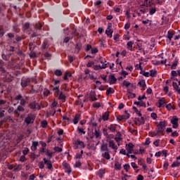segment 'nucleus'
Segmentation results:
<instances>
[{
    "label": "nucleus",
    "mask_w": 180,
    "mask_h": 180,
    "mask_svg": "<svg viewBox=\"0 0 180 180\" xmlns=\"http://www.w3.org/2000/svg\"><path fill=\"white\" fill-rule=\"evenodd\" d=\"M39 146L38 141H32V144L31 146L32 151H36L37 150V146Z\"/></svg>",
    "instance_id": "dca6fc26"
},
{
    "label": "nucleus",
    "mask_w": 180,
    "mask_h": 180,
    "mask_svg": "<svg viewBox=\"0 0 180 180\" xmlns=\"http://www.w3.org/2000/svg\"><path fill=\"white\" fill-rule=\"evenodd\" d=\"M15 100L20 101V105H21L22 106H23L26 103V101L25 100V98H23V96H22V95L20 94L16 96Z\"/></svg>",
    "instance_id": "1a4fd4ad"
},
{
    "label": "nucleus",
    "mask_w": 180,
    "mask_h": 180,
    "mask_svg": "<svg viewBox=\"0 0 180 180\" xmlns=\"http://www.w3.org/2000/svg\"><path fill=\"white\" fill-rule=\"evenodd\" d=\"M177 65V61H175L172 65V69H175V68L176 67Z\"/></svg>",
    "instance_id": "774afa93"
},
{
    "label": "nucleus",
    "mask_w": 180,
    "mask_h": 180,
    "mask_svg": "<svg viewBox=\"0 0 180 180\" xmlns=\"http://www.w3.org/2000/svg\"><path fill=\"white\" fill-rule=\"evenodd\" d=\"M63 75V72H61V70H56L55 71V75H56L57 77H60V75Z\"/></svg>",
    "instance_id": "e433bc0d"
},
{
    "label": "nucleus",
    "mask_w": 180,
    "mask_h": 180,
    "mask_svg": "<svg viewBox=\"0 0 180 180\" xmlns=\"http://www.w3.org/2000/svg\"><path fill=\"white\" fill-rule=\"evenodd\" d=\"M133 109L138 116H139V117L142 116L141 112H140V111H139V109L137 108H136L135 106H133Z\"/></svg>",
    "instance_id": "7c9ffc66"
},
{
    "label": "nucleus",
    "mask_w": 180,
    "mask_h": 180,
    "mask_svg": "<svg viewBox=\"0 0 180 180\" xmlns=\"http://www.w3.org/2000/svg\"><path fill=\"white\" fill-rule=\"evenodd\" d=\"M124 169L126 170V172H129V169H130V165L129 164H125L124 165Z\"/></svg>",
    "instance_id": "de8ad7c7"
},
{
    "label": "nucleus",
    "mask_w": 180,
    "mask_h": 180,
    "mask_svg": "<svg viewBox=\"0 0 180 180\" xmlns=\"http://www.w3.org/2000/svg\"><path fill=\"white\" fill-rule=\"evenodd\" d=\"M134 44V41H128L127 44V49L130 51H134L133 45Z\"/></svg>",
    "instance_id": "4468645a"
},
{
    "label": "nucleus",
    "mask_w": 180,
    "mask_h": 180,
    "mask_svg": "<svg viewBox=\"0 0 180 180\" xmlns=\"http://www.w3.org/2000/svg\"><path fill=\"white\" fill-rule=\"evenodd\" d=\"M142 23L143 25H146L149 23V26H150L152 25V21L150 20H145L142 21Z\"/></svg>",
    "instance_id": "72a5a7b5"
},
{
    "label": "nucleus",
    "mask_w": 180,
    "mask_h": 180,
    "mask_svg": "<svg viewBox=\"0 0 180 180\" xmlns=\"http://www.w3.org/2000/svg\"><path fill=\"white\" fill-rule=\"evenodd\" d=\"M150 117L153 119V120H156L158 118V115L155 112H153L151 115H150Z\"/></svg>",
    "instance_id": "864d4df0"
},
{
    "label": "nucleus",
    "mask_w": 180,
    "mask_h": 180,
    "mask_svg": "<svg viewBox=\"0 0 180 180\" xmlns=\"http://www.w3.org/2000/svg\"><path fill=\"white\" fill-rule=\"evenodd\" d=\"M81 115H79V114H76L75 117H74V120H73V123L74 124H78V122L79 120V117H80Z\"/></svg>",
    "instance_id": "4be33fe9"
},
{
    "label": "nucleus",
    "mask_w": 180,
    "mask_h": 180,
    "mask_svg": "<svg viewBox=\"0 0 180 180\" xmlns=\"http://www.w3.org/2000/svg\"><path fill=\"white\" fill-rule=\"evenodd\" d=\"M156 74H157V72L155 70H150V76L152 77H154Z\"/></svg>",
    "instance_id": "37998d69"
},
{
    "label": "nucleus",
    "mask_w": 180,
    "mask_h": 180,
    "mask_svg": "<svg viewBox=\"0 0 180 180\" xmlns=\"http://www.w3.org/2000/svg\"><path fill=\"white\" fill-rule=\"evenodd\" d=\"M115 169L116 170H120V169H122V163H119V162H115Z\"/></svg>",
    "instance_id": "a878e982"
},
{
    "label": "nucleus",
    "mask_w": 180,
    "mask_h": 180,
    "mask_svg": "<svg viewBox=\"0 0 180 180\" xmlns=\"http://www.w3.org/2000/svg\"><path fill=\"white\" fill-rule=\"evenodd\" d=\"M167 126V122L165 120L164 122L161 121L158 124V127H161L164 130L165 127Z\"/></svg>",
    "instance_id": "412c9836"
},
{
    "label": "nucleus",
    "mask_w": 180,
    "mask_h": 180,
    "mask_svg": "<svg viewBox=\"0 0 180 180\" xmlns=\"http://www.w3.org/2000/svg\"><path fill=\"white\" fill-rule=\"evenodd\" d=\"M94 108H101V103H95L93 104Z\"/></svg>",
    "instance_id": "13d9d810"
},
{
    "label": "nucleus",
    "mask_w": 180,
    "mask_h": 180,
    "mask_svg": "<svg viewBox=\"0 0 180 180\" xmlns=\"http://www.w3.org/2000/svg\"><path fill=\"white\" fill-rule=\"evenodd\" d=\"M104 174H105V172L103 170H99L97 173V175L98 176H99V178H102Z\"/></svg>",
    "instance_id": "2f4dec72"
},
{
    "label": "nucleus",
    "mask_w": 180,
    "mask_h": 180,
    "mask_svg": "<svg viewBox=\"0 0 180 180\" xmlns=\"http://www.w3.org/2000/svg\"><path fill=\"white\" fill-rule=\"evenodd\" d=\"M174 34H175V31H173V30H169V31H167V34L166 35V38H167L169 40V41H171Z\"/></svg>",
    "instance_id": "f8f14e48"
},
{
    "label": "nucleus",
    "mask_w": 180,
    "mask_h": 180,
    "mask_svg": "<svg viewBox=\"0 0 180 180\" xmlns=\"http://www.w3.org/2000/svg\"><path fill=\"white\" fill-rule=\"evenodd\" d=\"M101 4H102V1L98 0V1L95 2L94 5H95V6H97L98 8H99V6H101Z\"/></svg>",
    "instance_id": "603ef678"
},
{
    "label": "nucleus",
    "mask_w": 180,
    "mask_h": 180,
    "mask_svg": "<svg viewBox=\"0 0 180 180\" xmlns=\"http://www.w3.org/2000/svg\"><path fill=\"white\" fill-rule=\"evenodd\" d=\"M178 135H179V134L176 131L172 133V137H176V136H178Z\"/></svg>",
    "instance_id": "e2e57ef3"
},
{
    "label": "nucleus",
    "mask_w": 180,
    "mask_h": 180,
    "mask_svg": "<svg viewBox=\"0 0 180 180\" xmlns=\"http://www.w3.org/2000/svg\"><path fill=\"white\" fill-rule=\"evenodd\" d=\"M93 137H95V139H101V131L99 129H95L94 131L93 132Z\"/></svg>",
    "instance_id": "ddd939ff"
},
{
    "label": "nucleus",
    "mask_w": 180,
    "mask_h": 180,
    "mask_svg": "<svg viewBox=\"0 0 180 180\" xmlns=\"http://www.w3.org/2000/svg\"><path fill=\"white\" fill-rule=\"evenodd\" d=\"M179 166H180V162L178 161L174 162L173 164L172 165V167H176Z\"/></svg>",
    "instance_id": "58836bf2"
},
{
    "label": "nucleus",
    "mask_w": 180,
    "mask_h": 180,
    "mask_svg": "<svg viewBox=\"0 0 180 180\" xmlns=\"http://www.w3.org/2000/svg\"><path fill=\"white\" fill-rule=\"evenodd\" d=\"M44 95L45 96H49V95H50V91H49V89H44Z\"/></svg>",
    "instance_id": "ea45409f"
},
{
    "label": "nucleus",
    "mask_w": 180,
    "mask_h": 180,
    "mask_svg": "<svg viewBox=\"0 0 180 180\" xmlns=\"http://www.w3.org/2000/svg\"><path fill=\"white\" fill-rule=\"evenodd\" d=\"M130 118V114H127L124 115H120L117 117V120L119 121H123V120H127Z\"/></svg>",
    "instance_id": "9b49d317"
},
{
    "label": "nucleus",
    "mask_w": 180,
    "mask_h": 180,
    "mask_svg": "<svg viewBox=\"0 0 180 180\" xmlns=\"http://www.w3.org/2000/svg\"><path fill=\"white\" fill-rule=\"evenodd\" d=\"M103 157L104 158H105L106 160H110V155H109V152L108 150H106L104 154H103Z\"/></svg>",
    "instance_id": "c756f323"
},
{
    "label": "nucleus",
    "mask_w": 180,
    "mask_h": 180,
    "mask_svg": "<svg viewBox=\"0 0 180 180\" xmlns=\"http://www.w3.org/2000/svg\"><path fill=\"white\" fill-rule=\"evenodd\" d=\"M90 101H96V97H95V93L94 91H91V94H90Z\"/></svg>",
    "instance_id": "c85d7f7f"
},
{
    "label": "nucleus",
    "mask_w": 180,
    "mask_h": 180,
    "mask_svg": "<svg viewBox=\"0 0 180 180\" xmlns=\"http://www.w3.org/2000/svg\"><path fill=\"white\" fill-rule=\"evenodd\" d=\"M84 74L86 77H91V75L89 74V70L88 69L84 70Z\"/></svg>",
    "instance_id": "5fc2aeb1"
},
{
    "label": "nucleus",
    "mask_w": 180,
    "mask_h": 180,
    "mask_svg": "<svg viewBox=\"0 0 180 180\" xmlns=\"http://www.w3.org/2000/svg\"><path fill=\"white\" fill-rule=\"evenodd\" d=\"M125 148L128 153H133V151H134V145L131 143H129L128 144H126Z\"/></svg>",
    "instance_id": "0eeeda50"
},
{
    "label": "nucleus",
    "mask_w": 180,
    "mask_h": 180,
    "mask_svg": "<svg viewBox=\"0 0 180 180\" xmlns=\"http://www.w3.org/2000/svg\"><path fill=\"white\" fill-rule=\"evenodd\" d=\"M130 84H130V82H127L126 80H124L123 82V85L125 86L126 87H129V86H130Z\"/></svg>",
    "instance_id": "3c124183"
},
{
    "label": "nucleus",
    "mask_w": 180,
    "mask_h": 180,
    "mask_svg": "<svg viewBox=\"0 0 180 180\" xmlns=\"http://www.w3.org/2000/svg\"><path fill=\"white\" fill-rule=\"evenodd\" d=\"M65 95L64 94H63V91H60L58 96V99L60 101H65Z\"/></svg>",
    "instance_id": "5701e85b"
},
{
    "label": "nucleus",
    "mask_w": 180,
    "mask_h": 180,
    "mask_svg": "<svg viewBox=\"0 0 180 180\" xmlns=\"http://www.w3.org/2000/svg\"><path fill=\"white\" fill-rule=\"evenodd\" d=\"M0 74H6V71L4 68V62L2 60H0Z\"/></svg>",
    "instance_id": "a211bd4d"
},
{
    "label": "nucleus",
    "mask_w": 180,
    "mask_h": 180,
    "mask_svg": "<svg viewBox=\"0 0 180 180\" xmlns=\"http://www.w3.org/2000/svg\"><path fill=\"white\" fill-rule=\"evenodd\" d=\"M179 118L176 116H173L170 122L172 124V127L176 129L179 127Z\"/></svg>",
    "instance_id": "39448f33"
},
{
    "label": "nucleus",
    "mask_w": 180,
    "mask_h": 180,
    "mask_svg": "<svg viewBox=\"0 0 180 180\" xmlns=\"http://www.w3.org/2000/svg\"><path fill=\"white\" fill-rule=\"evenodd\" d=\"M73 144H75V148H80V149L85 148V143H84L82 141H79V140L75 141Z\"/></svg>",
    "instance_id": "20e7f679"
},
{
    "label": "nucleus",
    "mask_w": 180,
    "mask_h": 180,
    "mask_svg": "<svg viewBox=\"0 0 180 180\" xmlns=\"http://www.w3.org/2000/svg\"><path fill=\"white\" fill-rule=\"evenodd\" d=\"M166 108H167L168 110H171L172 108L171 103H169L168 105H166Z\"/></svg>",
    "instance_id": "338daca9"
},
{
    "label": "nucleus",
    "mask_w": 180,
    "mask_h": 180,
    "mask_svg": "<svg viewBox=\"0 0 180 180\" xmlns=\"http://www.w3.org/2000/svg\"><path fill=\"white\" fill-rule=\"evenodd\" d=\"M98 63H100L98 65L94 66V70H95L96 71L106 68L108 67V62L105 60V58L102 57L100 58Z\"/></svg>",
    "instance_id": "f257e3e1"
},
{
    "label": "nucleus",
    "mask_w": 180,
    "mask_h": 180,
    "mask_svg": "<svg viewBox=\"0 0 180 180\" xmlns=\"http://www.w3.org/2000/svg\"><path fill=\"white\" fill-rule=\"evenodd\" d=\"M165 129L162 128V127H161L160 126H158V133H160V134H162V135H164L163 134V131H164Z\"/></svg>",
    "instance_id": "c9c22d12"
},
{
    "label": "nucleus",
    "mask_w": 180,
    "mask_h": 180,
    "mask_svg": "<svg viewBox=\"0 0 180 180\" xmlns=\"http://www.w3.org/2000/svg\"><path fill=\"white\" fill-rule=\"evenodd\" d=\"M128 93L130 94L129 96H128L129 98H136V94H133L130 91H128Z\"/></svg>",
    "instance_id": "8fccbe9b"
},
{
    "label": "nucleus",
    "mask_w": 180,
    "mask_h": 180,
    "mask_svg": "<svg viewBox=\"0 0 180 180\" xmlns=\"http://www.w3.org/2000/svg\"><path fill=\"white\" fill-rule=\"evenodd\" d=\"M91 54H96V53H98V49L91 48Z\"/></svg>",
    "instance_id": "a19ab883"
},
{
    "label": "nucleus",
    "mask_w": 180,
    "mask_h": 180,
    "mask_svg": "<svg viewBox=\"0 0 180 180\" xmlns=\"http://www.w3.org/2000/svg\"><path fill=\"white\" fill-rule=\"evenodd\" d=\"M138 86H140L141 87L143 88V90H145L146 87V82L144 79H142L141 81H140L138 83Z\"/></svg>",
    "instance_id": "aec40b11"
},
{
    "label": "nucleus",
    "mask_w": 180,
    "mask_h": 180,
    "mask_svg": "<svg viewBox=\"0 0 180 180\" xmlns=\"http://www.w3.org/2000/svg\"><path fill=\"white\" fill-rule=\"evenodd\" d=\"M109 119V111H106L103 115L100 117L98 120V122H102L103 120L104 122H106Z\"/></svg>",
    "instance_id": "9d476101"
},
{
    "label": "nucleus",
    "mask_w": 180,
    "mask_h": 180,
    "mask_svg": "<svg viewBox=\"0 0 180 180\" xmlns=\"http://www.w3.org/2000/svg\"><path fill=\"white\" fill-rule=\"evenodd\" d=\"M159 143H160V139L156 140L155 141L153 142V144L156 146H159Z\"/></svg>",
    "instance_id": "0e129e2a"
},
{
    "label": "nucleus",
    "mask_w": 180,
    "mask_h": 180,
    "mask_svg": "<svg viewBox=\"0 0 180 180\" xmlns=\"http://www.w3.org/2000/svg\"><path fill=\"white\" fill-rule=\"evenodd\" d=\"M53 150L56 151V153H61V151H63V148L60 147H55Z\"/></svg>",
    "instance_id": "4c0bfd02"
},
{
    "label": "nucleus",
    "mask_w": 180,
    "mask_h": 180,
    "mask_svg": "<svg viewBox=\"0 0 180 180\" xmlns=\"http://www.w3.org/2000/svg\"><path fill=\"white\" fill-rule=\"evenodd\" d=\"M52 91L55 92V94H60L61 91H60V86H56L53 88Z\"/></svg>",
    "instance_id": "b1692460"
},
{
    "label": "nucleus",
    "mask_w": 180,
    "mask_h": 180,
    "mask_svg": "<svg viewBox=\"0 0 180 180\" xmlns=\"http://www.w3.org/2000/svg\"><path fill=\"white\" fill-rule=\"evenodd\" d=\"M28 106L30 109H32L33 110H34V109H36V101H33V102L30 103L28 105Z\"/></svg>",
    "instance_id": "bb28decb"
},
{
    "label": "nucleus",
    "mask_w": 180,
    "mask_h": 180,
    "mask_svg": "<svg viewBox=\"0 0 180 180\" xmlns=\"http://www.w3.org/2000/svg\"><path fill=\"white\" fill-rule=\"evenodd\" d=\"M94 65V62L93 61H89L88 63L86 64V67H92Z\"/></svg>",
    "instance_id": "052dcab7"
},
{
    "label": "nucleus",
    "mask_w": 180,
    "mask_h": 180,
    "mask_svg": "<svg viewBox=\"0 0 180 180\" xmlns=\"http://www.w3.org/2000/svg\"><path fill=\"white\" fill-rule=\"evenodd\" d=\"M112 33H113L112 24V22H109L108 25V27L105 30V34H107V36L108 37L112 38Z\"/></svg>",
    "instance_id": "7ed1b4c3"
},
{
    "label": "nucleus",
    "mask_w": 180,
    "mask_h": 180,
    "mask_svg": "<svg viewBox=\"0 0 180 180\" xmlns=\"http://www.w3.org/2000/svg\"><path fill=\"white\" fill-rule=\"evenodd\" d=\"M47 124H48L47 121L46 120L41 121V127H44V129L47 127Z\"/></svg>",
    "instance_id": "79ce46f5"
},
{
    "label": "nucleus",
    "mask_w": 180,
    "mask_h": 180,
    "mask_svg": "<svg viewBox=\"0 0 180 180\" xmlns=\"http://www.w3.org/2000/svg\"><path fill=\"white\" fill-rule=\"evenodd\" d=\"M115 143H113V149L117 150L119 148V146H120V141H122V139L120 136H116L115 138Z\"/></svg>",
    "instance_id": "423d86ee"
},
{
    "label": "nucleus",
    "mask_w": 180,
    "mask_h": 180,
    "mask_svg": "<svg viewBox=\"0 0 180 180\" xmlns=\"http://www.w3.org/2000/svg\"><path fill=\"white\" fill-rule=\"evenodd\" d=\"M46 155H47L49 158H51L53 157V152H50L49 150L45 151Z\"/></svg>",
    "instance_id": "f704fd0d"
},
{
    "label": "nucleus",
    "mask_w": 180,
    "mask_h": 180,
    "mask_svg": "<svg viewBox=\"0 0 180 180\" xmlns=\"http://www.w3.org/2000/svg\"><path fill=\"white\" fill-rule=\"evenodd\" d=\"M172 86H173L174 90L176 92H178V91L180 89H179V87L177 85V84L174 82H172Z\"/></svg>",
    "instance_id": "cd10ccee"
},
{
    "label": "nucleus",
    "mask_w": 180,
    "mask_h": 180,
    "mask_svg": "<svg viewBox=\"0 0 180 180\" xmlns=\"http://www.w3.org/2000/svg\"><path fill=\"white\" fill-rule=\"evenodd\" d=\"M44 164H46L48 169H51L53 168V165H51V162H49V160H47V159L44 158Z\"/></svg>",
    "instance_id": "f3484780"
},
{
    "label": "nucleus",
    "mask_w": 180,
    "mask_h": 180,
    "mask_svg": "<svg viewBox=\"0 0 180 180\" xmlns=\"http://www.w3.org/2000/svg\"><path fill=\"white\" fill-rule=\"evenodd\" d=\"M30 27V24L29 22H25L23 25V30H27V29Z\"/></svg>",
    "instance_id": "473e14b6"
},
{
    "label": "nucleus",
    "mask_w": 180,
    "mask_h": 180,
    "mask_svg": "<svg viewBox=\"0 0 180 180\" xmlns=\"http://www.w3.org/2000/svg\"><path fill=\"white\" fill-rule=\"evenodd\" d=\"M114 13H117V15L122 13V8L119 7H114L113 8Z\"/></svg>",
    "instance_id": "393cba45"
},
{
    "label": "nucleus",
    "mask_w": 180,
    "mask_h": 180,
    "mask_svg": "<svg viewBox=\"0 0 180 180\" xmlns=\"http://www.w3.org/2000/svg\"><path fill=\"white\" fill-rule=\"evenodd\" d=\"M158 103H159L158 108L165 107L167 103L164 98L160 99L158 101Z\"/></svg>",
    "instance_id": "6ab92c4d"
},
{
    "label": "nucleus",
    "mask_w": 180,
    "mask_h": 180,
    "mask_svg": "<svg viewBox=\"0 0 180 180\" xmlns=\"http://www.w3.org/2000/svg\"><path fill=\"white\" fill-rule=\"evenodd\" d=\"M22 153H23L24 155H27V153H29V149L27 148H25Z\"/></svg>",
    "instance_id": "4d7b16f0"
},
{
    "label": "nucleus",
    "mask_w": 180,
    "mask_h": 180,
    "mask_svg": "<svg viewBox=\"0 0 180 180\" xmlns=\"http://www.w3.org/2000/svg\"><path fill=\"white\" fill-rule=\"evenodd\" d=\"M110 84H113V75L109 76Z\"/></svg>",
    "instance_id": "bf43d9fd"
},
{
    "label": "nucleus",
    "mask_w": 180,
    "mask_h": 180,
    "mask_svg": "<svg viewBox=\"0 0 180 180\" xmlns=\"http://www.w3.org/2000/svg\"><path fill=\"white\" fill-rule=\"evenodd\" d=\"M17 109L18 112H25V108L22 105H18Z\"/></svg>",
    "instance_id": "09e8293b"
},
{
    "label": "nucleus",
    "mask_w": 180,
    "mask_h": 180,
    "mask_svg": "<svg viewBox=\"0 0 180 180\" xmlns=\"http://www.w3.org/2000/svg\"><path fill=\"white\" fill-rule=\"evenodd\" d=\"M36 119V116L30 113L27 115V116L25 118V123H26L27 126H29V124H32L34 122V120Z\"/></svg>",
    "instance_id": "f03ea898"
},
{
    "label": "nucleus",
    "mask_w": 180,
    "mask_h": 180,
    "mask_svg": "<svg viewBox=\"0 0 180 180\" xmlns=\"http://www.w3.org/2000/svg\"><path fill=\"white\" fill-rule=\"evenodd\" d=\"M123 39L124 40H130V36L129 35H124Z\"/></svg>",
    "instance_id": "69168bd1"
},
{
    "label": "nucleus",
    "mask_w": 180,
    "mask_h": 180,
    "mask_svg": "<svg viewBox=\"0 0 180 180\" xmlns=\"http://www.w3.org/2000/svg\"><path fill=\"white\" fill-rule=\"evenodd\" d=\"M171 75H172V77H176L177 75H178V73H176V71H174V70H172V72H171Z\"/></svg>",
    "instance_id": "6e6d98bb"
},
{
    "label": "nucleus",
    "mask_w": 180,
    "mask_h": 180,
    "mask_svg": "<svg viewBox=\"0 0 180 180\" xmlns=\"http://www.w3.org/2000/svg\"><path fill=\"white\" fill-rule=\"evenodd\" d=\"M45 58H47L48 60H50L51 57V55L50 53H49L48 52H46L44 54Z\"/></svg>",
    "instance_id": "49530a36"
},
{
    "label": "nucleus",
    "mask_w": 180,
    "mask_h": 180,
    "mask_svg": "<svg viewBox=\"0 0 180 180\" xmlns=\"http://www.w3.org/2000/svg\"><path fill=\"white\" fill-rule=\"evenodd\" d=\"M130 25H131L130 22H127L124 27V29L125 30H128L129 29H130Z\"/></svg>",
    "instance_id": "c03bdc74"
},
{
    "label": "nucleus",
    "mask_w": 180,
    "mask_h": 180,
    "mask_svg": "<svg viewBox=\"0 0 180 180\" xmlns=\"http://www.w3.org/2000/svg\"><path fill=\"white\" fill-rule=\"evenodd\" d=\"M148 3H149V5H150V8H149V14L150 15H154L155 13V12H156V8L155 7H151V6H150V1H148Z\"/></svg>",
    "instance_id": "2eb2a0df"
},
{
    "label": "nucleus",
    "mask_w": 180,
    "mask_h": 180,
    "mask_svg": "<svg viewBox=\"0 0 180 180\" xmlns=\"http://www.w3.org/2000/svg\"><path fill=\"white\" fill-rule=\"evenodd\" d=\"M30 79L27 77H23L21 79V86L23 88H25V86H27V85H30Z\"/></svg>",
    "instance_id": "6e6552de"
},
{
    "label": "nucleus",
    "mask_w": 180,
    "mask_h": 180,
    "mask_svg": "<svg viewBox=\"0 0 180 180\" xmlns=\"http://www.w3.org/2000/svg\"><path fill=\"white\" fill-rule=\"evenodd\" d=\"M136 49H139V51H141L143 49L141 44H137Z\"/></svg>",
    "instance_id": "680f3d73"
},
{
    "label": "nucleus",
    "mask_w": 180,
    "mask_h": 180,
    "mask_svg": "<svg viewBox=\"0 0 180 180\" xmlns=\"http://www.w3.org/2000/svg\"><path fill=\"white\" fill-rule=\"evenodd\" d=\"M77 131H79V133H81L82 134H85L86 131H84L83 128H79L77 127Z\"/></svg>",
    "instance_id": "a18cd8bd"
}]
</instances>
